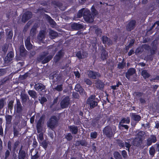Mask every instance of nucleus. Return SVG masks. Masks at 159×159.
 <instances>
[{"label":"nucleus","mask_w":159,"mask_h":159,"mask_svg":"<svg viewBox=\"0 0 159 159\" xmlns=\"http://www.w3.org/2000/svg\"><path fill=\"white\" fill-rule=\"evenodd\" d=\"M14 101L13 100H11L9 101L8 104V107L10 110H12L13 107V103Z\"/></svg>","instance_id":"obj_51"},{"label":"nucleus","mask_w":159,"mask_h":159,"mask_svg":"<svg viewBox=\"0 0 159 159\" xmlns=\"http://www.w3.org/2000/svg\"><path fill=\"white\" fill-rule=\"evenodd\" d=\"M143 94V93L139 92H135L134 93V95L136 98H141Z\"/></svg>","instance_id":"obj_43"},{"label":"nucleus","mask_w":159,"mask_h":159,"mask_svg":"<svg viewBox=\"0 0 159 159\" xmlns=\"http://www.w3.org/2000/svg\"><path fill=\"white\" fill-rule=\"evenodd\" d=\"M45 86L43 84L40 83L35 84L34 86V89L38 91H41L45 89Z\"/></svg>","instance_id":"obj_14"},{"label":"nucleus","mask_w":159,"mask_h":159,"mask_svg":"<svg viewBox=\"0 0 159 159\" xmlns=\"http://www.w3.org/2000/svg\"><path fill=\"white\" fill-rule=\"evenodd\" d=\"M54 89L58 92H61L63 90V85L60 84L57 85L54 88Z\"/></svg>","instance_id":"obj_49"},{"label":"nucleus","mask_w":159,"mask_h":159,"mask_svg":"<svg viewBox=\"0 0 159 159\" xmlns=\"http://www.w3.org/2000/svg\"><path fill=\"white\" fill-rule=\"evenodd\" d=\"M101 116L98 115L94 118H93L92 121L91 125L92 126L95 128H99L100 125L104 124L105 121L102 122L101 120Z\"/></svg>","instance_id":"obj_4"},{"label":"nucleus","mask_w":159,"mask_h":159,"mask_svg":"<svg viewBox=\"0 0 159 159\" xmlns=\"http://www.w3.org/2000/svg\"><path fill=\"white\" fill-rule=\"evenodd\" d=\"M14 56V53L12 51L10 52L7 54L5 58V61L7 63H9L12 60Z\"/></svg>","instance_id":"obj_17"},{"label":"nucleus","mask_w":159,"mask_h":159,"mask_svg":"<svg viewBox=\"0 0 159 159\" xmlns=\"http://www.w3.org/2000/svg\"><path fill=\"white\" fill-rule=\"evenodd\" d=\"M37 28L38 26L37 25H34L32 28L30 32L31 34H33V35H34L36 34Z\"/></svg>","instance_id":"obj_39"},{"label":"nucleus","mask_w":159,"mask_h":159,"mask_svg":"<svg viewBox=\"0 0 159 159\" xmlns=\"http://www.w3.org/2000/svg\"><path fill=\"white\" fill-rule=\"evenodd\" d=\"M90 14V12L89 10L87 8L84 10V9L83 13V17H84V16H86Z\"/></svg>","instance_id":"obj_54"},{"label":"nucleus","mask_w":159,"mask_h":159,"mask_svg":"<svg viewBox=\"0 0 159 159\" xmlns=\"http://www.w3.org/2000/svg\"><path fill=\"white\" fill-rule=\"evenodd\" d=\"M29 95L32 98L35 99L37 98V93L36 91L33 90H30L28 91Z\"/></svg>","instance_id":"obj_27"},{"label":"nucleus","mask_w":159,"mask_h":159,"mask_svg":"<svg viewBox=\"0 0 159 159\" xmlns=\"http://www.w3.org/2000/svg\"><path fill=\"white\" fill-rule=\"evenodd\" d=\"M42 122L40 120H38L36 124V128L38 133L41 132L42 130L43 125Z\"/></svg>","instance_id":"obj_26"},{"label":"nucleus","mask_w":159,"mask_h":159,"mask_svg":"<svg viewBox=\"0 0 159 159\" xmlns=\"http://www.w3.org/2000/svg\"><path fill=\"white\" fill-rule=\"evenodd\" d=\"M136 73L135 69L133 68H129L125 73V77L128 80L130 78L131 76L134 75Z\"/></svg>","instance_id":"obj_15"},{"label":"nucleus","mask_w":159,"mask_h":159,"mask_svg":"<svg viewBox=\"0 0 159 159\" xmlns=\"http://www.w3.org/2000/svg\"><path fill=\"white\" fill-rule=\"evenodd\" d=\"M101 58L102 61L106 60L108 57V52L105 50L104 47L102 46L101 48Z\"/></svg>","instance_id":"obj_11"},{"label":"nucleus","mask_w":159,"mask_h":159,"mask_svg":"<svg viewBox=\"0 0 159 159\" xmlns=\"http://www.w3.org/2000/svg\"><path fill=\"white\" fill-rule=\"evenodd\" d=\"M58 119L55 116H52L47 122V125L53 130L58 125Z\"/></svg>","instance_id":"obj_2"},{"label":"nucleus","mask_w":159,"mask_h":159,"mask_svg":"<svg viewBox=\"0 0 159 159\" xmlns=\"http://www.w3.org/2000/svg\"><path fill=\"white\" fill-rule=\"evenodd\" d=\"M149 153L151 156L153 157L155 153V150L154 148L152 146L149 148Z\"/></svg>","instance_id":"obj_36"},{"label":"nucleus","mask_w":159,"mask_h":159,"mask_svg":"<svg viewBox=\"0 0 159 159\" xmlns=\"http://www.w3.org/2000/svg\"><path fill=\"white\" fill-rule=\"evenodd\" d=\"M57 75V73L56 72H54L49 75V78L53 80L54 79L55 77H56Z\"/></svg>","instance_id":"obj_61"},{"label":"nucleus","mask_w":159,"mask_h":159,"mask_svg":"<svg viewBox=\"0 0 159 159\" xmlns=\"http://www.w3.org/2000/svg\"><path fill=\"white\" fill-rule=\"evenodd\" d=\"M50 35L52 39H54L58 36V33L53 30H51L50 32Z\"/></svg>","instance_id":"obj_41"},{"label":"nucleus","mask_w":159,"mask_h":159,"mask_svg":"<svg viewBox=\"0 0 159 159\" xmlns=\"http://www.w3.org/2000/svg\"><path fill=\"white\" fill-rule=\"evenodd\" d=\"M13 134L14 137H17L19 134V129H17L16 127H13Z\"/></svg>","instance_id":"obj_37"},{"label":"nucleus","mask_w":159,"mask_h":159,"mask_svg":"<svg viewBox=\"0 0 159 159\" xmlns=\"http://www.w3.org/2000/svg\"><path fill=\"white\" fill-rule=\"evenodd\" d=\"M26 51L24 45H21L20 46V53L21 57H24L25 56V52Z\"/></svg>","instance_id":"obj_31"},{"label":"nucleus","mask_w":159,"mask_h":159,"mask_svg":"<svg viewBox=\"0 0 159 159\" xmlns=\"http://www.w3.org/2000/svg\"><path fill=\"white\" fill-rule=\"evenodd\" d=\"M64 55V52L62 50H60L58 52L56 56L57 57L58 59H60Z\"/></svg>","instance_id":"obj_40"},{"label":"nucleus","mask_w":159,"mask_h":159,"mask_svg":"<svg viewBox=\"0 0 159 159\" xmlns=\"http://www.w3.org/2000/svg\"><path fill=\"white\" fill-rule=\"evenodd\" d=\"M130 122V119L129 117H127L126 118L124 117L122 118L119 122V125H120L121 124L126 123L129 124Z\"/></svg>","instance_id":"obj_30"},{"label":"nucleus","mask_w":159,"mask_h":159,"mask_svg":"<svg viewBox=\"0 0 159 159\" xmlns=\"http://www.w3.org/2000/svg\"><path fill=\"white\" fill-rule=\"evenodd\" d=\"M8 80V79L7 78H4L1 80L0 81V84L1 85H3L6 83L7 81Z\"/></svg>","instance_id":"obj_57"},{"label":"nucleus","mask_w":159,"mask_h":159,"mask_svg":"<svg viewBox=\"0 0 159 159\" xmlns=\"http://www.w3.org/2000/svg\"><path fill=\"white\" fill-rule=\"evenodd\" d=\"M7 68L0 69V76L4 75L7 72Z\"/></svg>","instance_id":"obj_45"},{"label":"nucleus","mask_w":159,"mask_h":159,"mask_svg":"<svg viewBox=\"0 0 159 159\" xmlns=\"http://www.w3.org/2000/svg\"><path fill=\"white\" fill-rule=\"evenodd\" d=\"M52 57L53 56L51 55H49L46 57L42 61V63L44 64L48 63L52 59Z\"/></svg>","instance_id":"obj_33"},{"label":"nucleus","mask_w":159,"mask_h":159,"mask_svg":"<svg viewBox=\"0 0 159 159\" xmlns=\"http://www.w3.org/2000/svg\"><path fill=\"white\" fill-rule=\"evenodd\" d=\"M13 36V32L12 30H10L8 32L7 35V39H11Z\"/></svg>","instance_id":"obj_56"},{"label":"nucleus","mask_w":159,"mask_h":159,"mask_svg":"<svg viewBox=\"0 0 159 159\" xmlns=\"http://www.w3.org/2000/svg\"><path fill=\"white\" fill-rule=\"evenodd\" d=\"M83 11L84 8H82L79 11L77 14V16L78 17L80 18L83 16Z\"/></svg>","instance_id":"obj_59"},{"label":"nucleus","mask_w":159,"mask_h":159,"mask_svg":"<svg viewBox=\"0 0 159 159\" xmlns=\"http://www.w3.org/2000/svg\"><path fill=\"white\" fill-rule=\"evenodd\" d=\"M136 21L135 20H130L126 26V29L128 31H130L134 29L135 27Z\"/></svg>","instance_id":"obj_8"},{"label":"nucleus","mask_w":159,"mask_h":159,"mask_svg":"<svg viewBox=\"0 0 159 159\" xmlns=\"http://www.w3.org/2000/svg\"><path fill=\"white\" fill-rule=\"evenodd\" d=\"M88 55V53L87 52L83 51L81 52L80 51H78L76 54V57L79 59H84L87 57Z\"/></svg>","instance_id":"obj_13"},{"label":"nucleus","mask_w":159,"mask_h":159,"mask_svg":"<svg viewBox=\"0 0 159 159\" xmlns=\"http://www.w3.org/2000/svg\"><path fill=\"white\" fill-rule=\"evenodd\" d=\"M144 134V132L142 130L139 131L137 134V136L138 138L143 139V137Z\"/></svg>","instance_id":"obj_44"},{"label":"nucleus","mask_w":159,"mask_h":159,"mask_svg":"<svg viewBox=\"0 0 159 159\" xmlns=\"http://www.w3.org/2000/svg\"><path fill=\"white\" fill-rule=\"evenodd\" d=\"M21 98L22 102H25L27 101L29 97L26 94H23L21 95Z\"/></svg>","instance_id":"obj_38"},{"label":"nucleus","mask_w":159,"mask_h":159,"mask_svg":"<svg viewBox=\"0 0 159 159\" xmlns=\"http://www.w3.org/2000/svg\"><path fill=\"white\" fill-rule=\"evenodd\" d=\"M30 37H28L25 40V45L28 50H30L32 48V45L30 43Z\"/></svg>","instance_id":"obj_20"},{"label":"nucleus","mask_w":159,"mask_h":159,"mask_svg":"<svg viewBox=\"0 0 159 159\" xmlns=\"http://www.w3.org/2000/svg\"><path fill=\"white\" fill-rule=\"evenodd\" d=\"M117 142L120 147L122 148L125 147L124 142L122 140L120 139H117Z\"/></svg>","instance_id":"obj_52"},{"label":"nucleus","mask_w":159,"mask_h":159,"mask_svg":"<svg viewBox=\"0 0 159 159\" xmlns=\"http://www.w3.org/2000/svg\"><path fill=\"white\" fill-rule=\"evenodd\" d=\"M37 11L38 12H39L40 13H43L44 12H47V11L45 8L44 7H40L39 8L37 9Z\"/></svg>","instance_id":"obj_50"},{"label":"nucleus","mask_w":159,"mask_h":159,"mask_svg":"<svg viewBox=\"0 0 159 159\" xmlns=\"http://www.w3.org/2000/svg\"><path fill=\"white\" fill-rule=\"evenodd\" d=\"M15 111L19 114H21L23 109L21 104L18 100H17L16 105L14 107Z\"/></svg>","instance_id":"obj_10"},{"label":"nucleus","mask_w":159,"mask_h":159,"mask_svg":"<svg viewBox=\"0 0 159 159\" xmlns=\"http://www.w3.org/2000/svg\"><path fill=\"white\" fill-rule=\"evenodd\" d=\"M113 155L115 159H122L121 155L118 151L114 152Z\"/></svg>","instance_id":"obj_35"},{"label":"nucleus","mask_w":159,"mask_h":159,"mask_svg":"<svg viewBox=\"0 0 159 159\" xmlns=\"http://www.w3.org/2000/svg\"><path fill=\"white\" fill-rule=\"evenodd\" d=\"M116 128L115 126L111 127L110 126H105L103 130V133L104 135L108 138H111L114 136L116 133Z\"/></svg>","instance_id":"obj_1"},{"label":"nucleus","mask_w":159,"mask_h":159,"mask_svg":"<svg viewBox=\"0 0 159 159\" xmlns=\"http://www.w3.org/2000/svg\"><path fill=\"white\" fill-rule=\"evenodd\" d=\"M48 54V52H43V54L40 55L39 57H38V60L39 61H42Z\"/></svg>","instance_id":"obj_32"},{"label":"nucleus","mask_w":159,"mask_h":159,"mask_svg":"<svg viewBox=\"0 0 159 159\" xmlns=\"http://www.w3.org/2000/svg\"><path fill=\"white\" fill-rule=\"evenodd\" d=\"M48 143L45 140L43 141L42 143V146L45 149H46L48 146Z\"/></svg>","instance_id":"obj_53"},{"label":"nucleus","mask_w":159,"mask_h":159,"mask_svg":"<svg viewBox=\"0 0 159 159\" xmlns=\"http://www.w3.org/2000/svg\"><path fill=\"white\" fill-rule=\"evenodd\" d=\"M125 66V63H124L123 62H119L118 65L117 67H118L120 69H123L124 68Z\"/></svg>","instance_id":"obj_60"},{"label":"nucleus","mask_w":159,"mask_h":159,"mask_svg":"<svg viewBox=\"0 0 159 159\" xmlns=\"http://www.w3.org/2000/svg\"><path fill=\"white\" fill-rule=\"evenodd\" d=\"M39 35L41 38H44L45 36V32L44 30H42L40 31L39 33Z\"/></svg>","instance_id":"obj_64"},{"label":"nucleus","mask_w":159,"mask_h":159,"mask_svg":"<svg viewBox=\"0 0 159 159\" xmlns=\"http://www.w3.org/2000/svg\"><path fill=\"white\" fill-rule=\"evenodd\" d=\"M20 144V142L19 141L17 140L12 144V147L11 142L10 141H9L7 143V148L9 150L12 151L13 153H15L16 150L17 148L19 146Z\"/></svg>","instance_id":"obj_5"},{"label":"nucleus","mask_w":159,"mask_h":159,"mask_svg":"<svg viewBox=\"0 0 159 159\" xmlns=\"http://www.w3.org/2000/svg\"><path fill=\"white\" fill-rule=\"evenodd\" d=\"M143 141V139H141V138H136L134 140V145L136 147H139L141 145Z\"/></svg>","instance_id":"obj_19"},{"label":"nucleus","mask_w":159,"mask_h":159,"mask_svg":"<svg viewBox=\"0 0 159 159\" xmlns=\"http://www.w3.org/2000/svg\"><path fill=\"white\" fill-rule=\"evenodd\" d=\"M39 157V155L38 154V151H36V153L34 155H31V159H37Z\"/></svg>","instance_id":"obj_63"},{"label":"nucleus","mask_w":159,"mask_h":159,"mask_svg":"<svg viewBox=\"0 0 159 159\" xmlns=\"http://www.w3.org/2000/svg\"><path fill=\"white\" fill-rule=\"evenodd\" d=\"M130 116L131 118L135 121H136V122H139L141 119V116L139 115L136 114L135 113H131Z\"/></svg>","instance_id":"obj_21"},{"label":"nucleus","mask_w":159,"mask_h":159,"mask_svg":"<svg viewBox=\"0 0 159 159\" xmlns=\"http://www.w3.org/2000/svg\"><path fill=\"white\" fill-rule=\"evenodd\" d=\"M39 100L40 101V103L42 105H43L45 102L47 101L46 98L44 96L42 97L41 99H39Z\"/></svg>","instance_id":"obj_47"},{"label":"nucleus","mask_w":159,"mask_h":159,"mask_svg":"<svg viewBox=\"0 0 159 159\" xmlns=\"http://www.w3.org/2000/svg\"><path fill=\"white\" fill-rule=\"evenodd\" d=\"M65 138L68 141H70L72 139L73 136L70 133H68L65 136Z\"/></svg>","instance_id":"obj_46"},{"label":"nucleus","mask_w":159,"mask_h":159,"mask_svg":"<svg viewBox=\"0 0 159 159\" xmlns=\"http://www.w3.org/2000/svg\"><path fill=\"white\" fill-rule=\"evenodd\" d=\"M44 16L45 18L48 20L49 23L51 25H54L56 24V22L52 19L51 17L48 15L46 14H44Z\"/></svg>","instance_id":"obj_25"},{"label":"nucleus","mask_w":159,"mask_h":159,"mask_svg":"<svg viewBox=\"0 0 159 159\" xmlns=\"http://www.w3.org/2000/svg\"><path fill=\"white\" fill-rule=\"evenodd\" d=\"M92 13L93 16H96L98 15V11L95 8L94 5H93L91 8Z\"/></svg>","instance_id":"obj_34"},{"label":"nucleus","mask_w":159,"mask_h":159,"mask_svg":"<svg viewBox=\"0 0 159 159\" xmlns=\"http://www.w3.org/2000/svg\"><path fill=\"white\" fill-rule=\"evenodd\" d=\"M27 155V153L25 150H22V147H21L19 151L18 159H25Z\"/></svg>","instance_id":"obj_12"},{"label":"nucleus","mask_w":159,"mask_h":159,"mask_svg":"<svg viewBox=\"0 0 159 159\" xmlns=\"http://www.w3.org/2000/svg\"><path fill=\"white\" fill-rule=\"evenodd\" d=\"M101 40L102 43L104 44H107V45H109L112 44V41L110 39L106 36H102L101 38Z\"/></svg>","instance_id":"obj_16"},{"label":"nucleus","mask_w":159,"mask_h":159,"mask_svg":"<svg viewBox=\"0 0 159 159\" xmlns=\"http://www.w3.org/2000/svg\"><path fill=\"white\" fill-rule=\"evenodd\" d=\"M32 16V12L30 11H27L24 13L22 16V21L25 23L31 18Z\"/></svg>","instance_id":"obj_7"},{"label":"nucleus","mask_w":159,"mask_h":159,"mask_svg":"<svg viewBox=\"0 0 159 159\" xmlns=\"http://www.w3.org/2000/svg\"><path fill=\"white\" fill-rule=\"evenodd\" d=\"M5 117L7 123L8 124H10L12 120V116L11 115H7Z\"/></svg>","instance_id":"obj_42"},{"label":"nucleus","mask_w":159,"mask_h":159,"mask_svg":"<svg viewBox=\"0 0 159 159\" xmlns=\"http://www.w3.org/2000/svg\"><path fill=\"white\" fill-rule=\"evenodd\" d=\"M71 27L73 29L75 30H78L82 29L84 27L83 25L81 24L76 23H73L71 25Z\"/></svg>","instance_id":"obj_18"},{"label":"nucleus","mask_w":159,"mask_h":159,"mask_svg":"<svg viewBox=\"0 0 159 159\" xmlns=\"http://www.w3.org/2000/svg\"><path fill=\"white\" fill-rule=\"evenodd\" d=\"M70 103V98L69 96H67L62 100L60 102L61 107L62 109L66 108L68 107Z\"/></svg>","instance_id":"obj_6"},{"label":"nucleus","mask_w":159,"mask_h":159,"mask_svg":"<svg viewBox=\"0 0 159 159\" xmlns=\"http://www.w3.org/2000/svg\"><path fill=\"white\" fill-rule=\"evenodd\" d=\"M80 145L86 147L87 145V142L85 140H77L75 143V146H79Z\"/></svg>","instance_id":"obj_24"},{"label":"nucleus","mask_w":159,"mask_h":159,"mask_svg":"<svg viewBox=\"0 0 159 159\" xmlns=\"http://www.w3.org/2000/svg\"><path fill=\"white\" fill-rule=\"evenodd\" d=\"M95 32L97 36L100 35L102 33V30L99 28H97L95 30Z\"/></svg>","instance_id":"obj_48"},{"label":"nucleus","mask_w":159,"mask_h":159,"mask_svg":"<svg viewBox=\"0 0 159 159\" xmlns=\"http://www.w3.org/2000/svg\"><path fill=\"white\" fill-rule=\"evenodd\" d=\"M70 131L73 134H76L78 132V128L75 125H70L69 126Z\"/></svg>","instance_id":"obj_23"},{"label":"nucleus","mask_w":159,"mask_h":159,"mask_svg":"<svg viewBox=\"0 0 159 159\" xmlns=\"http://www.w3.org/2000/svg\"><path fill=\"white\" fill-rule=\"evenodd\" d=\"M84 81L87 85H91L92 84V81L89 79L85 78L84 79Z\"/></svg>","instance_id":"obj_55"},{"label":"nucleus","mask_w":159,"mask_h":159,"mask_svg":"<svg viewBox=\"0 0 159 159\" xmlns=\"http://www.w3.org/2000/svg\"><path fill=\"white\" fill-rule=\"evenodd\" d=\"M141 75L144 79L148 78L150 76V75L148 72V70H146L142 71Z\"/></svg>","instance_id":"obj_28"},{"label":"nucleus","mask_w":159,"mask_h":159,"mask_svg":"<svg viewBox=\"0 0 159 159\" xmlns=\"http://www.w3.org/2000/svg\"><path fill=\"white\" fill-rule=\"evenodd\" d=\"M97 132L94 131L90 133V137L92 139H96L97 137Z\"/></svg>","instance_id":"obj_58"},{"label":"nucleus","mask_w":159,"mask_h":159,"mask_svg":"<svg viewBox=\"0 0 159 159\" xmlns=\"http://www.w3.org/2000/svg\"><path fill=\"white\" fill-rule=\"evenodd\" d=\"M84 18L85 20L88 22H92L93 21L92 15L91 13L86 16H84Z\"/></svg>","instance_id":"obj_29"},{"label":"nucleus","mask_w":159,"mask_h":159,"mask_svg":"<svg viewBox=\"0 0 159 159\" xmlns=\"http://www.w3.org/2000/svg\"><path fill=\"white\" fill-rule=\"evenodd\" d=\"M88 75L89 78L93 79H96L100 76V73L98 72L89 70L88 71Z\"/></svg>","instance_id":"obj_9"},{"label":"nucleus","mask_w":159,"mask_h":159,"mask_svg":"<svg viewBox=\"0 0 159 159\" xmlns=\"http://www.w3.org/2000/svg\"><path fill=\"white\" fill-rule=\"evenodd\" d=\"M96 96L95 95H92L87 99L86 103L89 105L91 109H93L98 105V102L95 101Z\"/></svg>","instance_id":"obj_3"},{"label":"nucleus","mask_w":159,"mask_h":159,"mask_svg":"<svg viewBox=\"0 0 159 159\" xmlns=\"http://www.w3.org/2000/svg\"><path fill=\"white\" fill-rule=\"evenodd\" d=\"M4 100L3 98H1L0 99V110L4 107Z\"/></svg>","instance_id":"obj_62"},{"label":"nucleus","mask_w":159,"mask_h":159,"mask_svg":"<svg viewBox=\"0 0 159 159\" xmlns=\"http://www.w3.org/2000/svg\"><path fill=\"white\" fill-rule=\"evenodd\" d=\"M97 88L98 89L102 90L104 87V83L100 80H98L95 83Z\"/></svg>","instance_id":"obj_22"}]
</instances>
